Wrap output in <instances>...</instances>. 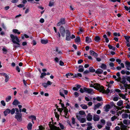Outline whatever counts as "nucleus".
Here are the masks:
<instances>
[{
	"label": "nucleus",
	"mask_w": 130,
	"mask_h": 130,
	"mask_svg": "<svg viewBox=\"0 0 130 130\" xmlns=\"http://www.w3.org/2000/svg\"><path fill=\"white\" fill-rule=\"evenodd\" d=\"M10 37L13 43L17 45H14V47L15 48L20 47V46L19 43L20 41L18 37L17 36H14L13 34H11L10 35Z\"/></svg>",
	"instance_id": "f257e3e1"
},
{
	"label": "nucleus",
	"mask_w": 130,
	"mask_h": 130,
	"mask_svg": "<svg viewBox=\"0 0 130 130\" xmlns=\"http://www.w3.org/2000/svg\"><path fill=\"white\" fill-rule=\"evenodd\" d=\"M100 84L97 83H94L93 82H91L90 83V86L91 87H93L94 88L99 90L101 87Z\"/></svg>",
	"instance_id": "f03ea898"
},
{
	"label": "nucleus",
	"mask_w": 130,
	"mask_h": 130,
	"mask_svg": "<svg viewBox=\"0 0 130 130\" xmlns=\"http://www.w3.org/2000/svg\"><path fill=\"white\" fill-rule=\"evenodd\" d=\"M59 92V94L60 95L65 99V97L63 93H64L65 94L67 95L68 93V91L65 90L63 89H61L60 90Z\"/></svg>",
	"instance_id": "7ed1b4c3"
},
{
	"label": "nucleus",
	"mask_w": 130,
	"mask_h": 130,
	"mask_svg": "<svg viewBox=\"0 0 130 130\" xmlns=\"http://www.w3.org/2000/svg\"><path fill=\"white\" fill-rule=\"evenodd\" d=\"M61 106L62 108H64V116H65V117L66 118H67L69 116V114H68V110L66 108L64 107V105L63 104L61 103Z\"/></svg>",
	"instance_id": "20e7f679"
},
{
	"label": "nucleus",
	"mask_w": 130,
	"mask_h": 130,
	"mask_svg": "<svg viewBox=\"0 0 130 130\" xmlns=\"http://www.w3.org/2000/svg\"><path fill=\"white\" fill-rule=\"evenodd\" d=\"M22 113H18L15 115V118L19 122H21L22 120Z\"/></svg>",
	"instance_id": "39448f33"
},
{
	"label": "nucleus",
	"mask_w": 130,
	"mask_h": 130,
	"mask_svg": "<svg viewBox=\"0 0 130 130\" xmlns=\"http://www.w3.org/2000/svg\"><path fill=\"white\" fill-rule=\"evenodd\" d=\"M66 38L67 41H70L71 40V33L69 30H66Z\"/></svg>",
	"instance_id": "423d86ee"
},
{
	"label": "nucleus",
	"mask_w": 130,
	"mask_h": 130,
	"mask_svg": "<svg viewBox=\"0 0 130 130\" xmlns=\"http://www.w3.org/2000/svg\"><path fill=\"white\" fill-rule=\"evenodd\" d=\"M99 91L100 92H102L103 93H108L110 91L109 89L108 88H107L106 90H105L104 89V87L102 86H101Z\"/></svg>",
	"instance_id": "0eeeda50"
},
{
	"label": "nucleus",
	"mask_w": 130,
	"mask_h": 130,
	"mask_svg": "<svg viewBox=\"0 0 130 130\" xmlns=\"http://www.w3.org/2000/svg\"><path fill=\"white\" fill-rule=\"evenodd\" d=\"M59 31L62 36L63 37H64L65 34V30L64 27L62 26H61L59 28Z\"/></svg>",
	"instance_id": "6e6552de"
},
{
	"label": "nucleus",
	"mask_w": 130,
	"mask_h": 130,
	"mask_svg": "<svg viewBox=\"0 0 130 130\" xmlns=\"http://www.w3.org/2000/svg\"><path fill=\"white\" fill-rule=\"evenodd\" d=\"M65 23V19L64 18H61L60 19L59 22L57 24V26H59L61 25L64 24Z\"/></svg>",
	"instance_id": "1a4fd4ad"
},
{
	"label": "nucleus",
	"mask_w": 130,
	"mask_h": 130,
	"mask_svg": "<svg viewBox=\"0 0 130 130\" xmlns=\"http://www.w3.org/2000/svg\"><path fill=\"white\" fill-rule=\"evenodd\" d=\"M84 90L88 94H92L94 93L93 90L91 88H87L86 87H84Z\"/></svg>",
	"instance_id": "9d476101"
},
{
	"label": "nucleus",
	"mask_w": 130,
	"mask_h": 130,
	"mask_svg": "<svg viewBox=\"0 0 130 130\" xmlns=\"http://www.w3.org/2000/svg\"><path fill=\"white\" fill-rule=\"evenodd\" d=\"M11 112V110L7 108L6 109L4 112V115L5 116H6L8 114L10 113Z\"/></svg>",
	"instance_id": "9b49d317"
},
{
	"label": "nucleus",
	"mask_w": 130,
	"mask_h": 130,
	"mask_svg": "<svg viewBox=\"0 0 130 130\" xmlns=\"http://www.w3.org/2000/svg\"><path fill=\"white\" fill-rule=\"evenodd\" d=\"M86 118L88 121H91L92 119V116L90 113H89L88 114Z\"/></svg>",
	"instance_id": "f8f14e48"
},
{
	"label": "nucleus",
	"mask_w": 130,
	"mask_h": 130,
	"mask_svg": "<svg viewBox=\"0 0 130 130\" xmlns=\"http://www.w3.org/2000/svg\"><path fill=\"white\" fill-rule=\"evenodd\" d=\"M100 119L99 116L97 115H94L93 117V120L94 121H98Z\"/></svg>",
	"instance_id": "ddd939ff"
},
{
	"label": "nucleus",
	"mask_w": 130,
	"mask_h": 130,
	"mask_svg": "<svg viewBox=\"0 0 130 130\" xmlns=\"http://www.w3.org/2000/svg\"><path fill=\"white\" fill-rule=\"evenodd\" d=\"M56 110H57V111H56V112L57 111H58L59 112V113L60 115L62 116H63L65 117V116H64V111L63 112H62V111L63 110L62 109L60 108H59L57 109Z\"/></svg>",
	"instance_id": "4468645a"
},
{
	"label": "nucleus",
	"mask_w": 130,
	"mask_h": 130,
	"mask_svg": "<svg viewBox=\"0 0 130 130\" xmlns=\"http://www.w3.org/2000/svg\"><path fill=\"white\" fill-rule=\"evenodd\" d=\"M78 118V120L80 123H85L86 121V119L85 118Z\"/></svg>",
	"instance_id": "2eb2a0df"
},
{
	"label": "nucleus",
	"mask_w": 130,
	"mask_h": 130,
	"mask_svg": "<svg viewBox=\"0 0 130 130\" xmlns=\"http://www.w3.org/2000/svg\"><path fill=\"white\" fill-rule=\"evenodd\" d=\"M82 115L84 117H85L86 116V114L85 112L84 111H79L78 113V115L77 116L78 117H79V116L80 115Z\"/></svg>",
	"instance_id": "dca6fc26"
},
{
	"label": "nucleus",
	"mask_w": 130,
	"mask_h": 130,
	"mask_svg": "<svg viewBox=\"0 0 130 130\" xmlns=\"http://www.w3.org/2000/svg\"><path fill=\"white\" fill-rule=\"evenodd\" d=\"M125 66L127 70H130V64L129 62L126 61L125 62Z\"/></svg>",
	"instance_id": "f3484780"
},
{
	"label": "nucleus",
	"mask_w": 130,
	"mask_h": 130,
	"mask_svg": "<svg viewBox=\"0 0 130 130\" xmlns=\"http://www.w3.org/2000/svg\"><path fill=\"white\" fill-rule=\"evenodd\" d=\"M85 41L86 43H88L92 42V40L90 38L87 37H86Z\"/></svg>",
	"instance_id": "a211bd4d"
},
{
	"label": "nucleus",
	"mask_w": 130,
	"mask_h": 130,
	"mask_svg": "<svg viewBox=\"0 0 130 130\" xmlns=\"http://www.w3.org/2000/svg\"><path fill=\"white\" fill-rule=\"evenodd\" d=\"M90 54L95 57H96L98 56V54L95 53L94 51L92 50H91L90 52Z\"/></svg>",
	"instance_id": "6ab92c4d"
},
{
	"label": "nucleus",
	"mask_w": 130,
	"mask_h": 130,
	"mask_svg": "<svg viewBox=\"0 0 130 130\" xmlns=\"http://www.w3.org/2000/svg\"><path fill=\"white\" fill-rule=\"evenodd\" d=\"M101 38L98 36H95L94 38V40L96 42H99L100 41Z\"/></svg>",
	"instance_id": "aec40b11"
},
{
	"label": "nucleus",
	"mask_w": 130,
	"mask_h": 130,
	"mask_svg": "<svg viewBox=\"0 0 130 130\" xmlns=\"http://www.w3.org/2000/svg\"><path fill=\"white\" fill-rule=\"evenodd\" d=\"M127 126L124 124H122L121 126V130H126L127 129Z\"/></svg>",
	"instance_id": "412c9836"
},
{
	"label": "nucleus",
	"mask_w": 130,
	"mask_h": 130,
	"mask_svg": "<svg viewBox=\"0 0 130 130\" xmlns=\"http://www.w3.org/2000/svg\"><path fill=\"white\" fill-rule=\"evenodd\" d=\"M56 111H57V110H56V109H55L54 110L55 115L57 119H58L59 118V113H58L57 112H56Z\"/></svg>",
	"instance_id": "4be33fe9"
},
{
	"label": "nucleus",
	"mask_w": 130,
	"mask_h": 130,
	"mask_svg": "<svg viewBox=\"0 0 130 130\" xmlns=\"http://www.w3.org/2000/svg\"><path fill=\"white\" fill-rule=\"evenodd\" d=\"M32 125L30 122L28 123L27 126V128L28 130H31Z\"/></svg>",
	"instance_id": "5701e85b"
},
{
	"label": "nucleus",
	"mask_w": 130,
	"mask_h": 130,
	"mask_svg": "<svg viewBox=\"0 0 130 130\" xmlns=\"http://www.w3.org/2000/svg\"><path fill=\"white\" fill-rule=\"evenodd\" d=\"M103 71L100 69H98L95 71V73L98 74H101L103 73Z\"/></svg>",
	"instance_id": "b1692460"
},
{
	"label": "nucleus",
	"mask_w": 130,
	"mask_h": 130,
	"mask_svg": "<svg viewBox=\"0 0 130 130\" xmlns=\"http://www.w3.org/2000/svg\"><path fill=\"white\" fill-rule=\"evenodd\" d=\"M79 69L78 71L80 72H83L84 71V68L83 66L82 65H80L79 66Z\"/></svg>",
	"instance_id": "393cba45"
},
{
	"label": "nucleus",
	"mask_w": 130,
	"mask_h": 130,
	"mask_svg": "<svg viewBox=\"0 0 130 130\" xmlns=\"http://www.w3.org/2000/svg\"><path fill=\"white\" fill-rule=\"evenodd\" d=\"M87 125L88 127H87L86 130H90V129H92V127L91 126V124L90 123H88Z\"/></svg>",
	"instance_id": "a878e982"
},
{
	"label": "nucleus",
	"mask_w": 130,
	"mask_h": 130,
	"mask_svg": "<svg viewBox=\"0 0 130 130\" xmlns=\"http://www.w3.org/2000/svg\"><path fill=\"white\" fill-rule=\"evenodd\" d=\"M110 108V106L108 104H107L105 106V111L106 112H108Z\"/></svg>",
	"instance_id": "bb28decb"
},
{
	"label": "nucleus",
	"mask_w": 130,
	"mask_h": 130,
	"mask_svg": "<svg viewBox=\"0 0 130 130\" xmlns=\"http://www.w3.org/2000/svg\"><path fill=\"white\" fill-rule=\"evenodd\" d=\"M55 51L57 53V54H62V53L61 50H59L58 48L57 47H56V48Z\"/></svg>",
	"instance_id": "cd10ccee"
},
{
	"label": "nucleus",
	"mask_w": 130,
	"mask_h": 130,
	"mask_svg": "<svg viewBox=\"0 0 130 130\" xmlns=\"http://www.w3.org/2000/svg\"><path fill=\"white\" fill-rule=\"evenodd\" d=\"M123 123L126 125H129L130 124V120H124L123 121Z\"/></svg>",
	"instance_id": "c85d7f7f"
},
{
	"label": "nucleus",
	"mask_w": 130,
	"mask_h": 130,
	"mask_svg": "<svg viewBox=\"0 0 130 130\" xmlns=\"http://www.w3.org/2000/svg\"><path fill=\"white\" fill-rule=\"evenodd\" d=\"M12 32L15 34H17L18 35H19L21 32L19 31L18 30L16 29H13L12 30Z\"/></svg>",
	"instance_id": "c756f323"
},
{
	"label": "nucleus",
	"mask_w": 130,
	"mask_h": 130,
	"mask_svg": "<svg viewBox=\"0 0 130 130\" xmlns=\"http://www.w3.org/2000/svg\"><path fill=\"white\" fill-rule=\"evenodd\" d=\"M123 101L121 100H120L117 103V105L119 106H121L123 105Z\"/></svg>",
	"instance_id": "7c9ffc66"
},
{
	"label": "nucleus",
	"mask_w": 130,
	"mask_h": 130,
	"mask_svg": "<svg viewBox=\"0 0 130 130\" xmlns=\"http://www.w3.org/2000/svg\"><path fill=\"white\" fill-rule=\"evenodd\" d=\"M102 104H101L100 103H98L96 105H95L94 106V110L98 108L99 107L101 106Z\"/></svg>",
	"instance_id": "2f4dec72"
},
{
	"label": "nucleus",
	"mask_w": 130,
	"mask_h": 130,
	"mask_svg": "<svg viewBox=\"0 0 130 130\" xmlns=\"http://www.w3.org/2000/svg\"><path fill=\"white\" fill-rule=\"evenodd\" d=\"M100 67L102 69L104 70L106 69L107 68L106 65L103 63L101 64Z\"/></svg>",
	"instance_id": "473e14b6"
},
{
	"label": "nucleus",
	"mask_w": 130,
	"mask_h": 130,
	"mask_svg": "<svg viewBox=\"0 0 130 130\" xmlns=\"http://www.w3.org/2000/svg\"><path fill=\"white\" fill-rule=\"evenodd\" d=\"M75 40L76 43H79L80 41V37L79 36H77Z\"/></svg>",
	"instance_id": "72a5a7b5"
},
{
	"label": "nucleus",
	"mask_w": 130,
	"mask_h": 130,
	"mask_svg": "<svg viewBox=\"0 0 130 130\" xmlns=\"http://www.w3.org/2000/svg\"><path fill=\"white\" fill-rule=\"evenodd\" d=\"M116 75L118 76L117 79H116V80L119 81L121 79V77H120V74L119 72H117L116 74Z\"/></svg>",
	"instance_id": "f704fd0d"
},
{
	"label": "nucleus",
	"mask_w": 130,
	"mask_h": 130,
	"mask_svg": "<svg viewBox=\"0 0 130 130\" xmlns=\"http://www.w3.org/2000/svg\"><path fill=\"white\" fill-rule=\"evenodd\" d=\"M20 104V103L17 100H15L13 102L12 104L15 105H17L18 104Z\"/></svg>",
	"instance_id": "c9c22d12"
},
{
	"label": "nucleus",
	"mask_w": 130,
	"mask_h": 130,
	"mask_svg": "<svg viewBox=\"0 0 130 130\" xmlns=\"http://www.w3.org/2000/svg\"><path fill=\"white\" fill-rule=\"evenodd\" d=\"M29 118L31 119L32 120H36V117L34 115H31L29 117Z\"/></svg>",
	"instance_id": "e433bc0d"
},
{
	"label": "nucleus",
	"mask_w": 130,
	"mask_h": 130,
	"mask_svg": "<svg viewBox=\"0 0 130 130\" xmlns=\"http://www.w3.org/2000/svg\"><path fill=\"white\" fill-rule=\"evenodd\" d=\"M118 82H120L121 83H122L123 84H124L126 80L124 78L121 79H121L119 81H117Z\"/></svg>",
	"instance_id": "4c0bfd02"
},
{
	"label": "nucleus",
	"mask_w": 130,
	"mask_h": 130,
	"mask_svg": "<svg viewBox=\"0 0 130 130\" xmlns=\"http://www.w3.org/2000/svg\"><path fill=\"white\" fill-rule=\"evenodd\" d=\"M48 42V41L47 40H41V42L43 44H45L47 43Z\"/></svg>",
	"instance_id": "58836bf2"
},
{
	"label": "nucleus",
	"mask_w": 130,
	"mask_h": 130,
	"mask_svg": "<svg viewBox=\"0 0 130 130\" xmlns=\"http://www.w3.org/2000/svg\"><path fill=\"white\" fill-rule=\"evenodd\" d=\"M103 37L104 38H105V42L106 43H108L109 41V40L108 39L107 37V35L104 34L103 36Z\"/></svg>",
	"instance_id": "ea45409f"
},
{
	"label": "nucleus",
	"mask_w": 130,
	"mask_h": 130,
	"mask_svg": "<svg viewBox=\"0 0 130 130\" xmlns=\"http://www.w3.org/2000/svg\"><path fill=\"white\" fill-rule=\"evenodd\" d=\"M73 75L72 74L70 73L67 74L66 75V76L67 77L69 78H70L71 76H72Z\"/></svg>",
	"instance_id": "a19ab883"
},
{
	"label": "nucleus",
	"mask_w": 130,
	"mask_h": 130,
	"mask_svg": "<svg viewBox=\"0 0 130 130\" xmlns=\"http://www.w3.org/2000/svg\"><path fill=\"white\" fill-rule=\"evenodd\" d=\"M128 117V114L127 113L123 114L122 115V117L123 118H127Z\"/></svg>",
	"instance_id": "79ce46f5"
},
{
	"label": "nucleus",
	"mask_w": 130,
	"mask_h": 130,
	"mask_svg": "<svg viewBox=\"0 0 130 130\" xmlns=\"http://www.w3.org/2000/svg\"><path fill=\"white\" fill-rule=\"evenodd\" d=\"M11 98V97L10 96H8L6 99V101L7 102H8L10 101Z\"/></svg>",
	"instance_id": "37998d69"
},
{
	"label": "nucleus",
	"mask_w": 130,
	"mask_h": 130,
	"mask_svg": "<svg viewBox=\"0 0 130 130\" xmlns=\"http://www.w3.org/2000/svg\"><path fill=\"white\" fill-rule=\"evenodd\" d=\"M89 71L91 72H93L95 71V70L94 69L93 67H91L89 68Z\"/></svg>",
	"instance_id": "c03bdc74"
},
{
	"label": "nucleus",
	"mask_w": 130,
	"mask_h": 130,
	"mask_svg": "<svg viewBox=\"0 0 130 130\" xmlns=\"http://www.w3.org/2000/svg\"><path fill=\"white\" fill-rule=\"evenodd\" d=\"M81 107L83 109H86L87 108V106L85 104H81L80 105Z\"/></svg>",
	"instance_id": "a18cd8bd"
},
{
	"label": "nucleus",
	"mask_w": 130,
	"mask_h": 130,
	"mask_svg": "<svg viewBox=\"0 0 130 130\" xmlns=\"http://www.w3.org/2000/svg\"><path fill=\"white\" fill-rule=\"evenodd\" d=\"M119 96L122 98V99H125L126 96L125 95L121 93H119Z\"/></svg>",
	"instance_id": "49530a36"
},
{
	"label": "nucleus",
	"mask_w": 130,
	"mask_h": 130,
	"mask_svg": "<svg viewBox=\"0 0 130 130\" xmlns=\"http://www.w3.org/2000/svg\"><path fill=\"white\" fill-rule=\"evenodd\" d=\"M5 81L6 82H7L9 80V76L7 74L6 75L5 77Z\"/></svg>",
	"instance_id": "de8ad7c7"
},
{
	"label": "nucleus",
	"mask_w": 130,
	"mask_h": 130,
	"mask_svg": "<svg viewBox=\"0 0 130 130\" xmlns=\"http://www.w3.org/2000/svg\"><path fill=\"white\" fill-rule=\"evenodd\" d=\"M46 75V74L45 73H41V75L40 76V77L41 78H43L44 76H45Z\"/></svg>",
	"instance_id": "09e8293b"
},
{
	"label": "nucleus",
	"mask_w": 130,
	"mask_h": 130,
	"mask_svg": "<svg viewBox=\"0 0 130 130\" xmlns=\"http://www.w3.org/2000/svg\"><path fill=\"white\" fill-rule=\"evenodd\" d=\"M114 83V81L112 80L110 81L108 83V87H110L111 86L110 84H113Z\"/></svg>",
	"instance_id": "8fccbe9b"
},
{
	"label": "nucleus",
	"mask_w": 130,
	"mask_h": 130,
	"mask_svg": "<svg viewBox=\"0 0 130 130\" xmlns=\"http://www.w3.org/2000/svg\"><path fill=\"white\" fill-rule=\"evenodd\" d=\"M125 39L126 40V41L127 42H129V36H125Z\"/></svg>",
	"instance_id": "3c124183"
},
{
	"label": "nucleus",
	"mask_w": 130,
	"mask_h": 130,
	"mask_svg": "<svg viewBox=\"0 0 130 130\" xmlns=\"http://www.w3.org/2000/svg\"><path fill=\"white\" fill-rule=\"evenodd\" d=\"M101 122L102 124L103 125H104L105 123V120L104 119H102L101 120Z\"/></svg>",
	"instance_id": "603ef678"
},
{
	"label": "nucleus",
	"mask_w": 130,
	"mask_h": 130,
	"mask_svg": "<svg viewBox=\"0 0 130 130\" xmlns=\"http://www.w3.org/2000/svg\"><path fill=\"white\" fill-rule=\"evenodd\" d=\"M59 124L61 128V129H64V127L62 124H61V123H59Z\"/></svg>",
	"instance_id": "864d4df0"
},
{
	"label": "nucleus",
	"mask_w": 130,
	"mask_h": 130,
	"mask_svg": "<svg viewBox=\"0 0 130 130\" xmlns=\"http://www.w3.org/2000/svg\"><path fill=\"white\" fill-rule=\"evenodd\" d=\"M117 118V117L116 116H114L111 118V120L112 121H113L115 120Z\"/></svg>",
	"instance_id": "5fc2aeb1"
},
{
	"label": "nucleus",
	"mask_w": 130,
	"mask_h": 130,
	"mask_svg": "<svg viewBox=\"0 0 130 130\" xmlns=\"http://www.w3.org/2000/svg\"><path fill=\"white\" fill-rule=\"evenodd\" d=\"M39 130H44L45 129L44 127L42 125H40L39 126Z\"/></svg>",
	"instance_id": "6e6d98bb"
},
{
	"label": "nucleus",
	"mask_w": 130,
	"mask_h": 130,
	"mask_svg": "<svg viewBox=\"0 0 130 130\" xmlns=\"http://www.w3.org/2000/svg\"><path fill=\"white\" fill-rule=\"evenodd\" d=\"M15 112V109L14 108H12L11 110V114L13 115L14 114Z\"/></svg>",
	"instance_id": "4d7b16f0"
},
{
	"label": "nucleus",
	"mask_w": 130,
	"mask_h": 130,
	"mask_svg": "<svg viewBox=\"0 0 130 130\" xmlns=\"http://www.w3.org/2000/svg\"><path fill=\"white\" fill-rule=\"evenodd\" d=\"M96 100L99 101H100L102 100V98L101 97H97L96 98Z\"/></svg>",
	"instance_id": "13d9d810"
},
{
	"label": "nucleus",
	"mask_w": 130,
	"mask_h": 130,
	"mask_svg": "<svg viewBox=\"0 0 130 130\" xmlns=\"http://www.w3.org/2000/svg\"><path fill=\"white\" fill-rule=\"evenodd\" d=\"M74 94L76 98L77 97L79 96V93L76 92H74Z\"/></svg>",
	"instance_id": "bf43d9fd"
},
{
	"label": "nucleus",
	"mask_w": 130,
	"mask_h": 130,
	"mask_svg": "<svg viewBox=\"0 0 130 130\" xmlns=\"http://www.w3.org/2000/svg\"><path fill=\"white\" fill-rule=\"evenodd\" d=\"M72 123L73 124H74L75 123V119L73 117H72Z\"/></svg>",
	"instance_id": "052dcab7"
},
{
	"label": "nucleus",
	"mask_w": 130,
	"mask_h": 130,
	"mask_svg": "<svg viewBox=\"0 0 130 130\" xmlns=\"http://www.w3.org/2000/svg\"><path fill=\"white\" fill-rule=\"evenodd\" d=\"M84 88L83 89L82 88H80V92L82 93H83L85 92H86V91L84 90Z\"/></svg>",
	"instance_id": "680f3d73"
},
{
	"label": "nucleus",
	"mask_w": 130,
	"mask_h": 130,
	"mask_svg": "<svg viewBox=\"0 0 130 130\" xmlns=\"http://www.w3.org/2000/svg\"><path fill=\"white\" fill-rule=\"evenodd\" d=\"M109 65L110 67H113L114 66V63L112 62H111L109 63Z\"/></svg>",
	"instance_id": "e2e57ef3"
},
{
	"label": "nucleus",
	"mask_w": 130,
	"mask_h": 130,
	"mask_svg": "<svg viewBox=\"0 0 130 130\" xmlns=\"http://www.w3.org/2000/svg\"><path fill=\"white\" fill-rule=\"evenodd\" d=\"M113 35L115 36H120V35L119 33H117L116 32H115L113 33Z\"/></svg>",
	"instance_id": "0e129e2a"
},
{
	"label": "nucleus",
	"mask_w": 130,
	"mask_h": 130,
	"mask_svg": "<svg viewBox=\"0 0 130 130\" xmlns=\"http://www.w3.org/2000/svg\"><path fill=\"white\" fill-rule=\"evenodd\" d=\"M83 31V30L82 28H80L79 30V32H78V34L81 33Z\"/></svg>",
	"instance_id": "69168bd1"
},
{
	"label": "nucleus",
	"mask_w": 130,
	"mask_h": 130,
	"mask_svg": "<svg viewBox=\"0 0 130 130\" xmlns=\"http://www.w3.org/2000/svg\"><path fill=\"white\" fill-rule=\"evenodd\" d=\"M1 103L3 106H5L6 104L4 101H1Z\"/></svg>",
	"instance_id": "338daca9"
},
{
	"label": "nucleus",
	"mask_w": 130,
	"mask_h": 130,
	"mask_svg": "<svg viewBox=\"0 0 130 130\" xmlns=\"http://www.w3.org/2000/svg\"><path fill=\"white\" fill-rule=\"evenodd\" d=\"M120 127L118 126H116L114 128V130H120Z\"/></svg>",
	"instance_id": "774afa93"
}]
</instances>
